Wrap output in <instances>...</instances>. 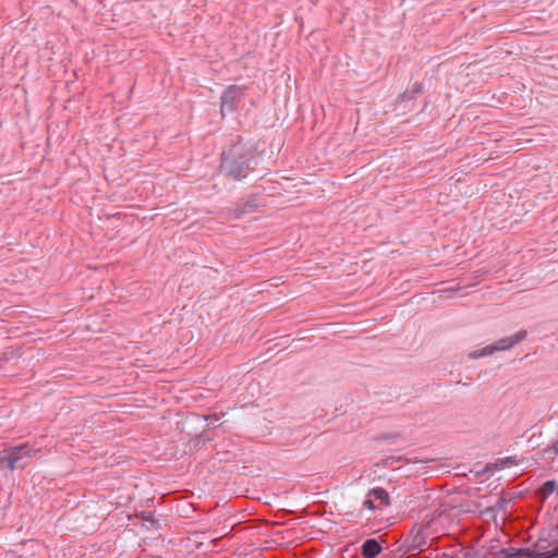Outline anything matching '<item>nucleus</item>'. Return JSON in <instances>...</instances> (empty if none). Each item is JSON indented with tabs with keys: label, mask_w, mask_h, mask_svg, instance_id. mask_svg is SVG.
Returning a JSON list of instances; mask_svg holds the SVG:
<instances>
[{
	"label": "nucleus",
	"mask_w": 558,
	"mask_h": 558,
	"mask_svg": "<svg viewBox=\"0 0 558 558\" xmlns=\"http://www.w3.org/2000/svg\"><path fill=\"white\" fill-rule=\"evenodd\" d=\"M241 144L233 145L228 151L223 153L221 170L235 180L246 177V156L243 155Z\"/></svg>",
	"instance_id": "f257e3e1"
},
{
	"label": "nucleus",
	"mask_w": 558,
	"mask_h": 558,
	"mask_svg": "<svg viewBox=\"0 0 558 558\" xmlns=\"http://www.w3.org/2000/svg\"><path fill=\"white\" fill-rule=\"evenodd\" d=\"M35 451L31 450L26 445L12 447L0 451V462H7L8 468L11 470L23 468L24 464L21 460L24 458H31Z\"/></svg>",
	"instance_id": "f03ea898"
},
{
	"label": "nucleus",
	"mask_w": 558,
	"mask_h": 558,
	"mask_svg": "<svg viewBox=\"0 0 558 558\" xmlns=\"http://www.w3.org/2000/svg\"><path fill=\"white\" fill-rule=\"evenodd\" d=\"M389 505V495L383 488L369 490L364 500V507L368 510L383 509Z\"/></svg>",
	"instance_id": "7ed1b4c3"
},
{
	"label": "nucleus",
	"mask_w": 558,
	"mask_h": 558,
	"mask_svg": "<svg viewBox=\"0 0 558 558\" xmlns=\"http://www.w3.org/2000/svg\"><path fill=\"white\" fill-rule=\"evenodd\" d=\"M525 337H526V331L520 330L517 333H514L513 336L502 338L494 344L495 351L497 352V351L509 350V349L513 348L515 344H518L519 342H521L522 340H524Z\"/></svg>",
	"instance_id": "20e7f679"
},
{
	"label": "nucleus",
	"mask_w": 558,
	"mask_h": 558,
	"mask_svg": "<svg viewBox=\"0 0 558 558\" xmlns=\"http://www.w3.org/2000/svg\"><path fill=\"white\" fill-rule=\"evenodd\" d=\"M380 550L381 547L376 539H367L362 546V554L365 558H374Z\"/></svg>",
	"instance_id": "39448f33"
},
{
	"label": "nucleus",
	"mask_w": 558,
	"mask_h": 558,
	"mask_svg": "<svg viewBox=\"0 0 558 558\" xmlns=\"http://www.w3.org/2000/svg\"><path fill=\"white\" fill-rule=\"evenodd\" d=\"M239 94H240L239 87H236V86L228 87L221 96V110H223L226 108V106H228V105L231 106L232 101L238 97Z\"/></svg>",
	"instance_id": "423d86ee"
},
{
	"label": "nucleus",
	"mask_w": 558,
	"mask_h": 558,
	"mask_svg": "<svg viewBox=\"0 0 558 558\" xmlns=\"http://www.w3.org/2000/svg\"><path fill=\"white\" fill-rule=\"evenodd\" d=\"M496 351H495L494 344H489V345L484 347L481 350L471 351L469 353V357L472 359V360H475V359H480V357L492 355Z\"/></svg>",
	"instance_id": "0eeeda50"
},
{
	"label": "nucleus",
	"mask_w": 558,
	"mask_h": 558,
	"mask_svg": "<svg viewBox=\"0 0 558 558\" xmlns=\"http://www.w3.org/2000/svg\"><path fill=\"white\" fill-rule=\"evenodd\" d=\"M556 482L547 481L542 485L541 493L546 497L553 494L556 490Z\"/></svg>",
	"instance_id": "6e6552de"
},
{
	"label": "nucleus",
	"mask_w": 558,
	"mask_h": 558,
	"mask_svg": "<svg viewBox=\"0 0 558 558\" xmlns=\"http://www.w3.org/2000/svg\"><path fill=\"white\" fill-rule=\"evenodd\" d=\"M554 549L551 551H532L530 550V558H554Z\"/></svg>",
	"instance_id": "1a4fd4ad"
},
{
	"label": "nucleus",
	"mask_w": 558,
	"mask_h": 558,
	"mask_svg": "<svg viewBox=\"0 0 558 558\" xmlns=\"http://www.w3.org/2000/svg\"><path fill=\"white\" fill-rule=\"evenodd\" d=\"M505 558H530V550H520L514 555H507Z\"/></svg>",
	"instance_id": "9d476101"
},
{
	"label": "nucleus",
	"mask_w": 558,
	"mask_h": 558,
	"mask_svg": "<svg viewBox=\"0 0 558 558\" xmlns=\"http://www.w3.org/2000/svg\"><path fill=\"white\" fill-rule=\"evenodd\" d=\"M554 555H556V557H558V546L556 548H554Z\"/></svg>",
	"instance_id": "9b49d317"
},
{
	"label": "nucleus",
	"mask_w": 558,
	"mask_h": 558,
	"mask_svg": "<svg viewBox=\"0 0 558 558\" xmlns=\"http://www.w3.org/2000/svg\"><path fill=\"white\" fill-rule=\"evenodd\" d=\"M554 447H555V450L558 451V440L555 442Z\"/></svg>",
	"instance_id": "f8f14e48"
}]
</instances>
